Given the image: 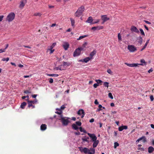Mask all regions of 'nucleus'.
<instances>
[{
  "label": "nucleus",
  "instance_id": "obj_1",
  "mask_svg": "<svg viewBox=\"0 0 154 154\" xmlns=\"http://www.w3.org/2000/svg\"><path fill=\"white\" fill-rule=\"evenodd\" d=\"M88 135L91 139L92 141L93 142L92 146L93 148L96 147L99 143V141L97 140V137L94 134H91L88 133Z\"/></svg>",
  "mask_w": 154,
  "mask_h": 154
},
{
  "label": "nucleus",
  "instance_id": "obj_2",
  "mask_svg": "<svg viewBox=\"0 0 154 154\" xmlns=\"http://www.w3.org/2000/svg\"><path fill=\"white\" fill-rule=\"evenodd\" d=\"M69 119H70V118L68 117H63V115H61L60 116V119H59L61 120L63 126H66L68 125L69 123Z\"/></svg>",
  "mask_w": 154,
  "mask_h": 154
},
{
  "label": "nucleus",
  "instance_id": "obj_3",
  "mask_svg": "<svg viewBox=\"0 0 154 154\" xmlns=\"http://www.w3.org/2000/svg\"><path fill=\"white\" fill-rule=\"evenodd\" d=\"M15 14L13 12L10 13L7 16L6 20L10 22L12 21L14 19Z\"/></svg>",
  "mask_w": 154,
  "mask_h": 154
},
{
  "label": "nucleus",
  "instance_id": "obj_4",
  "mask_svg": "<svg viewBox=\"0 0 154 154\" xmlns=\"http://www.w3.org/2000/svg\"><path fill=\"white\" fill-rule=\"evenodd\" d=\"M127 48L131 52H134L137 50L136 48L132 45H128Z\"/></svg>",
  "mask_w": 154,
  "mask_h": 154
},
{
  "label": "nucleus",
  "instance_id": "obj_5",
  "mask_svg": "<svg viewBox=\"0 0 154 154\" xmlns=\"http://www.w3.org/2000/svg\"><path fill=\"white\" fill-rule=\"evenodd\" d=\"M27 2V0H21L20 2V4L19 6V8L22 9Z\"/></svg>",
  "mask_w": 154,
  "mask_h": 154
},
{
  "label": "nucleus",
  "instance_id": "obj_6",
  "mask_svg": "<svg viewBox=\"0 0 154 154\" xmlns=\"http://www.w3.org/2000/svg\"><path fill=\"white\" fill-rule=\"evenodd\" d=\"M125 64L126 65L128 66H130V67H136L138 65H143V64L142 63L141 64H136V63H132V64H129L127 63H125Z\"/></svg>",
  "mask_w": 154,
  "mask_h": 154
},
{
  "label": "nucleus",
  "instance_id": "obj_7",
  "mask_svg": "<svg viewBox=\"0 0 154 154\" xmlns=\"http://www.w3.org/2000/svg\"><path fill=\"white\" fill-rule=\"evenodd\" d=\"M81 54L79 48H77L75 49L73 53L74 57L78 56L80 55Z\"/></svg>",
  "mask_w": 154,
  "mask_h": 154
},
{
  "label": "nucleus",
  "instance_id": "obj_8",
  "mask_svg": "<svg viewBox=\"0 0 154 154\" xmlns=\"http://www.w3.org/2000/svg\"><path fill=\"white\" fill-rule=\"evenodd\" d=\"M101 19L103 20L102 24L104 23L105 22L109 20V18L107 17L106 15H102L101 16Z\"/></svg>",
  "mask_w": 154,
  "mask_h": 154
},
{
  "label": "nucleus",
  "instance_id": "obj_9",
  "mask_svg": "<svg viewBox=\"0 0 154 154\" xmlns=\"http://www.w3.org/2000/svg\"><path fill=\"white\" fill-rule=\"evenodd\" d=\"M77 114L78 115L80 116L82 115L81 117L82 118H83L85 115V113L84 111L82 109H79L78 112Z\"/></svg>",
  "mask_w": 154,
  "mask_h": 154
},
{
  "label": "nucleus",
  "instance_id": "obj_10",
  "mask_svg": "<svg viewBox=\"0 0 154 154\" xmlns=\"http://www.w3.org/2000/svg\"><path fill=\"white\" fill-rule=\"evenodd\" d=\"M103 27L102 26H94L92 27L91 29L94 30H99L103 29Z\"/></svg>",
  "mask_w": 154,
  "mask_h": 154
},
{
  "label": "nucleus",
  "instance_id": "obj_11",
  "mask_svg": "<svg viewBox=\"0 0 154 154\" xmlns=\"http://www.w3.org/2000/svg\"><path fill=\"white\" fill-rule=\"evenodd\" d=\"M63 46L65 50H67L69 46V44L68 43L64 42L63 45Z\"/></svg>",
  "mask_w": 154,
  "mask_h": 154
},
{
  "label": "nucleus",
  "instance_id": "obj_12",
  "mask_svg": "<svg viewBox=\"0 0 154 154\" xmlns=\"http://www.w3.org/2000/svg\"><path fill=\"white\" fill-rule=\"evenodd\" d=\"M131 30L132 32H134L136 33H138L139 32V31L137 28V27L134 26H132L131 27Z\"/></svg>",
  "mask_w": 154,
  "mask_h": 154
},
{
  "label": "nucleus",
  "instance_id": "obj_13",
  "mask_svg": "<svg viewBox=\"0 0 154 154\" xmlns=\"http://www.w3.org/2000/svg\"><path fill=\"white\" fill-rule=\"evenodd\" d=\"M93 19L92 17L90 16L88 17L86 22L90 23L91 24H92Z\"/></svg>",
  "mask_w": 154,
  "mask_h": 154
},
{
  "label": "nucleus",
  "instance_id": "obj_14",
  "mask_svg": "<svg viewBox=\"0 0 154 154\" xmlns=\"http://www.w3.org/2000/svg\"><path fill=\"white\" fill-rule=\"evenodd\" d=\"M128 128V126L126 125H122L119 128V130L120 131H122L124 129H127Z\"/></svg>",
  "mask_w": 154,
  "mask_h": 154
},
{
  "label": "nucleus",
  "instance_id": "obj_15",
  "mask_svg": "<svg viewBox=\"0 0 154 154\" xmlns=\"http://www.w3.org/2000/svg\"><path fill=\"white\" fill-rule=\"evenodd\" d=\"M84 10V7L83 6H82L80 8H79L77 11L79 12V13L82 14Z\"/></svg>",
  "mask_w": 154,
  "mask_h": 154
},
{
  "label": "nucleus",
  "instance_id": "obj_16",
  "mask_svg": "<svg viewBox=\"0 0 154 154\" xmlns=\"http://www.w3.org/2000/svg\"><path fill=\"white\" fill-rule=\"evenodd\" d=\"M95 153V149L93 148H91L90 149H89L88 153V154H94Z\"/></svg>",
  "mask_w": 154,
  "mask_h": 154
},
{
  "label": "nucleus",
  "instance_id": "obj_17",
  "mask_svg": "<svg viewBox=\"0 0 154 154\" xmlns=\"http://www.w3.org/2000/svg\"><path fill=\"white\" fill-rule=\"evenodd\" d=\"M47 128V125L45 124H42L40 127L41 130L42 131H44Z\"/></svg>",
  "mask_w": 154,
  "mask_h": 154
},
{
  "label": "nucleus",
  "instance_id": "obj_18",
  "mask_svg": "<svg viewBox=\"0 0 154 154\" xmlns=\"http://www.w3.org/2000/svg\"><path fill=\"white\" fill-rule=\"evenodd\" d=\"M154 151V148L152 146H149L148 148V152L149 153L152 152Z\"/></svg>",
  "mask_w": 154,
  "mask_h": 154
},
{
  "label": "nucleus",
  "instance_id": "obj_19",
  "mask_svg": "<svg viewBox=\"0 0 154 154\" xmlns=\"http://www.w3.org/2000/svg\"><path fill=\"white\" fill-rule=\"evenodd\" d=\"M89 138L88 137H85L82 138V140L84 142H86L88 143H89V140H88V139Z\"/></svg>",
  "mask_w": 154,
  "mask_h": 154
},
{
  "label": "nucleus",
  "instance_id": "obj_20",
  "mask_svg": "<svg viewBox=\"0 0 154 154\" xmlns=\"http://www.w3.org/2000/svg\"><path fill=\"white\" fill-rule=\"evenodd\" d=\"M70 21L71 22V25L73 27H75V21L73 19L71 18H70Z\"/></svg>",
  "mask_w": 154,
  "mask_h": 154
},
{
  "label": "nucleus",
  "instance_id": "obj_21",
  "mask_svg": "<svg viewBox=\"0 0 154 154\" xmlns=\"http://www.w3.org/2000/svg\"><path fill=\"white\" fill-rule=\"evenodd\" d=\"M56 110H57L59 111V112H58V111L56 112H55V113H56L57 114H59V115H60V116L61 115H62V111L61 110V109H59L57 108L56 109Z\"/></svg>",
  "mask_w": 154,
  "mask_h": 154
},
{
  "label": "nucleus",
  "instance_id": "obj_22",
  "mask_svg": "<svg viewBox=\"0 0 154 154\" xmlns=\"http://www.w3.org/2000/svg\"><path fill=\"white\" fill-rule=\"evenodd\" d=\"M26 103L25 102H23L21 103L20 105V107L22 109L24 108L25 106L26 105Z\"/></svg>",
  "mask_w": 154,
  "mask_h": 154
},
{
  "label": "nucleus",
  "instance_id": "obj_23",
  "mask_svg": "<svg viewBox=\"0 0 154 154\" xmlns=\"http://www.w3.org/2000/svg\"><path fill=\"white\" fill-rule=\"evenodd\" d=\"M27 103L28 104V107L29 108L31 107V106H32V105L33 104L32 101L31 100H28V101H27Z\"/></svg>",
  "mask_w": 154,
  "mask_h": 154
},
{
  "label": "nucleus",
  "instance_id": "obj_24",
  "mask_svg": "<svg viewBox=\"0 0 154 154\" xmlns=\"http://www.w3.org/2000/svg\"><path fill=\"white\" fill-rule=\"evenodd\" d=\"M56 45V43H53L51 46L48 47V49H53L54 47Z\"/></svg>",
  "mask_w": 154,
  "mask_h": 154
},
{
  "label": "nucleus",
  "instance_id": "obj_25",
  "mask_svg": "<svg viewBox=\"0 0 154 154\" xmlns=\"http://www.w3.org/2000/svg\"><path fill=\"white\" fill-rule=\"evenodd\" d=\"M149 40H148L146 43H145L144 45L143 48L141 49V51H142L144 49H145V48H146V46H147V45H148V43L149 42Z\"/></svg>",
  "mask_w": 154,
  "mask_h": 154
},
{
  "label": "nucleus",
  "instance_id": "obj_26",
  "mask_svg": "<svg viewBox=\"0 0 154 154\" xmlns=\"http://www.w3.org/2000/svg\"><path fill=\"white\" fill-rule=\"evenodd\" d=\"M89 149L85 147L83 148V152L85 154L88 153Z\"/></svg>",
  "mask_w": 154,
  "mask_h": 154
},
{
  "label": "nucleus",
  "instance_id": "obj_27",
  "mask_svg": "<svg viewBox=\"0 0 154 154\" xmlns=\"http://www.w3.org/2000/svg\"><path fill=\"white\" fill-rule=\"evenodd\" d=\"M96 53V51H93L90 54V56H91V58L92 59L93 57L95 55Z\"/></svg>",
  "mask_w": 154,
  "mask_h": 154
},
{
  "label": "nucleus",
  "instance_id": "obj_28",
  "mask_svg": "<svg viewBox=\"0 0 154 154\" xmlns=\"http://www.w3.org/2000/svg\"><path fill=\"white\" fill-rule=\"evenodd\" d=\"M42 15V14L41 13H34L33 14V16H38L40 17Z\"/></svg>",
  "mask_w": 154,
  "mask_h": 154
},
{
  "label": "nucleus",
  "instance_id": "obj_29",
  "mask_svg": "<svg viewBox=\"0 0 154 154\" xmlns=\"http://www.w3.org/2000/svg\"><path fill=\"white\" fill-rule=\"evenodd\" d=\"M91 59L90 57H87L83 60V61L85 63H87Z\"/></svg>",
  "mask_w": 154,
  "mask_h": 154
},
{
  "label": "nucleus",
  "instance_id": "obj_30",
  "mask_svg": "<svg viewBox=\"0 0 154 154\" xmlns=\"http://www.w3.org/2000/svg\"><path fill=\"white\" fill-rule=\"evenodd\" d=\"M82 14L79 13V12L77 11L75 13V15L77 17H80Z\"/></svg>",
  "mask_w": 154,
  "mask_h": 154
},
{
  "label": "nucleus",
  "instance_id": "obj_31",
  "mask_svg": "<svg viewBox=\"0 0 154 154\" xmlns=\"http://www.w3.org/2000/svg\"><path fill=\"white\" fill-rule=\"evenodd\" d=\"M47 75L49 76L57 77L58 76V75L54 74H47Z\"/></svg>",
  "mask_w": 154,
  "mask_h": 154
},
{
  "label": "nucleus",
  "instance_id": "obj_32",
  "mask_svg": "<svg viewBox=\"0 0 154 154\" xmlns=\"http://www.w3.org/2000/svg\"><path fill=\"white\" fill-rule=\"evenodd\" d=\"M72 128L75 130H77L78 129V128L77 126L74 124H73L72 125Z\"/></svg>",
  "mask_w": 154,
  "mask_h": 154
},
{
  "label": "nucleus",
  "instance_id": "obj_33",
  "mask_svg": "<svg viewBox=\"0 0 154 154\" xmlns=\"http://www.w3.org/2000/svg\"><path fill=\"white\" fill-rule=\"evenodd\" d=\"M88 36V35H84L83 36H80L79 38L77 39V40H80L85 37H86Z\"/></svg>",
  "mask_w": 154,
  "mask_h": 154
},
{
  "label": "nucleus",
  "instance_id": "obj_34",
  "mask_svg": "<svg viewBox=\"0 0 154 154\" xmlns=\"http://www.w3.org/2000/svg\"><path fill=\"white\" fill-rule=\"evenodd\" d=\"M139 41H138V43L140 44H141L143 41V38L141 36L139 37Z\"/></svg>",
  "mask_w": 154,
  "mask_h": 154
},
{
  "label": "nucleus",
  "instance_id": "obj_35",
  "mask_svg": "<svg viewBox=\"0 0 154 154\" xmlns=\"http://www.w3.org/2000/svg\"><path fill=\"white\" fill-rule=\"evenodd\" d=\"M141 138H142V140H143V143H145L147 141L146 138L145 137L143 136L141 137Z\"/></svg>",
  "mask_w": 154,
  "mask_h": 154
},
{
  "label": "nucleus",
  "instance_id": "obj_36",
  "mask_svg": "<svg viewBox=\"0 0 154 154\" xmlns=\"http://www.w3.org/2000/svg\"><path fill=\"white\" fill-rule=\"evenodd\" d=\"M118 40L119 41H121L122 40V38H121V35L120 33H119L118 34Z\"/></svg>",
  "mask_w": 154,
  "mask_h": 154
},
{
  "label": "nucleus",
  "instance_id": "obj_37",
  "mask_svg": "<svg viewBox=\"0 0 154 154\" xmlns=\"http://www.w3.org/2000/svg\"><path fill=\"white\" fill-rule=\"evenodd\" d=\"M103 85L105 87L108 88L109 87V83L107 82H105L103 83Z\"/></svg>",
  "mask_w": 154,
  "mask_h": 154
},
{
  "label": "nucleus",
  "instance_id": "obj_38",
  "mask_svg": "<svg viewBox=\"0 0 154 154\" xmlns=\"http://www.w3.org/2000/svg\"><path fill=\"white\" fill-rule=\"evenodd\" d=\"M108 96L111 99H112L113 98V97L111 93L110 92L108 94Z\"/></svg>",
  "mask_w": 154,
  "mask_h": 154
},
{
  "label": "nucleus",
  "instance_id": "obj_39",
  "mask_svg": "<svg viewBox=\"0 0 154 154\" xmlns=\"http://www.w3.org/2000/svg\"><path fill=\"white\" fill-rule=\"evenodd\" d=\"M9 58L8 57H7L6 58H4L2 60L3 61H8L9 60Z\"/></svg>",
  "mask_w": 154,
  "mask_h": 154
},
{
  "label": "nucleus",
  "instance_id": "obj_40",
  "mask_svg": "<svg viewBox=\"0 0 154 154\" xmlns=\"http://www.w3.org/2000/svg\"><path fill=\"white\" fill-rule=\"evenodd\" d=\"M140 32L141 33L142 35L145 36V34L143 30L142 29H140Z\"/></svg>",
  "mask_w": 154,
  "mask_h": 154
},
{
  "label": "nucleus",
  "instance_id": "obj_41",
  "mask_svg": "<svg viewBox=\"0 0 154 154\" xmlns=\"http://www.w3.org/2000/svg\"><path fill=\"white\" fill-rule=\"evenodd\" d=\"M119 144L117 142H115L114 143V147L116 148L117 146H119Z\"/></svg>",
  "mask_w": 154,
  "mask_h": 154
},
{
  "label": "nucleus",
  "instance_id": "obj_42",
  "mask_svg": "<svg viewBox=\"0 0 154 154\" xmlns=\"http://www.w3.org/2000/svg\"><path fill=\"white\" fill-rule=\"evenodd\" d=\"M63 66H69V63H68L67 62H65L64 61L63 62Z\"/></svg>",
  "mask_w": 154,
  "mask_h": 154
},
{
  "label": "nucleus",
  "instance_id": "obj_43",
  "mask_svg": "<svg viewBox=\"0 0 154 154\" xmlns=\"http://www.w3.org/2000/svg\"><path fill=\"white\" fill-rule=\"evenodd\" d=\"M75 123L76 125L79 126H81L82 125V123L80 122H76Z\"/></svg>",
  "mask_w": 154,
  "mask_h": 154
},
{
  "label": "nucleus",
  "instance_id": "obj_44",
  "mask_svg": "<svg viewBox=\"0 0 154 154\" xmlns=\"http://www.w3.org/2000/svg\"><path fill=\"white\" fill-rule=\"evenodd\" d=\"M24 93L26 94H29V93H31V92L30 91L28 90L25 91H24Z\"/></svg>",
  "mask_w": 154,
  "mask_h": 154
},
{
  "label": "nucleus",
  "instance_id": "obj_45",
  "mask_svg": "<svg viewBox=\"0 0 154 154\" xmlns=\"http://www.w3.org/2000/svg\"><path fill=\"white\" fill-rule=\"evenodd\" d=\"M107 72L110 74H112V72L111 71V70L110 69H108L107 71Z\"/></svg>",
  "mask_w": 154,
  "mask_h": 154
},
{
  "label": "nucleus",
  "instance_id": "obj_46",
  "mask_svg": "<svg viewBox=\"0 0 154 154\" xmlns=\"http://www.w3.org/2000/svg\"><path fill=\"white\" fill-rule=\"evenodd\" d=\"M99 109H98V111H100V110H102V109H101L102 107V106L101 104H99L98 106Z\"/></svg>",
  "mask_w": 154,
  "mask_h": 154
},
{
  "label": "nucleus",
  "instance_id": "obj_47",
  "mask_svg": "<svg viewBox=\"0 0 154 154\" xmlns=\"http://www.w3.org/2000/svg\"><path fill=\"white\" fill-rule=\"evenodd\" d=\"M31 101H32V102L33 103V104H35L37 103L38 101V100L36 99H35L34 100Z\"/></svg>",
  "mask_w": 154,
  "mask_h": 154
},
{
  "label": "nucleus",
  "instance_id": "obj_48",
  "mask_svg": "<svg viewBox=\"0 0 154 154\" xmlns=\"http://www.w3.org/2000/svg\"><path fill=\"white\" fill-rule=\"evenodd\" d=\"M48 80H49V82L51 84L53 83V79L51 78L49 79H48Z\"/></svg>",
  "mask_w": 154,
  "mask_h": 154
},
{
  "label": "nucleus",
  "instance_id": "obj_49",
  "mask_svg": "<svg viewBox=\"0 0 154 154\" xmlns=\"http://www.w3.org/2000/svg\"><path fill=\"white\" fill-rule=\"evenodd\" d=\"M140 62L142 63L145 64V65H146V62L145 61V60L144 59H141L140 60Z\"/></svg>",
  "mask_w": 154,
  "mask_h": 154
},
{
  "label": "nucleus",
  "instance_id": "obj_50",
  "mask_svg": "<svg viewBox=\"0 0 154 154\" xmlns=\"http://www.w3.org/2000/svg\"><path fill=\"white\" fill-rule=\"evenodd\" d=\"M95 81L98 84L101 83L102 82V81L100 79L96 80Z\"/></svg>",
  "mask_w": 154,
  "mask_h": 154
},
{
  "label": "nucleus",
  "instance_id": "obj_51",
  "mask_svg": "<svg viewBox=\"0 0 154 154\" xmlns=\"http://www.w3.org/2000/svg\"><path fill=\"white\" fill-rule=\"evenodd\" d=\"M150 98L151 100V101H152L154 100V97L152 95H151L150 96Z\"/></svg>",
  "mask_w": 154,
  "mask_h": 154
},
{
  "label": "nucleus",
  "instance_id": "obj_52",
  "mask_svg": "<svg viewBox=\"0 0 154 154\" xmlns=\"http://www.w3.org/2000/svg\"><path fill=\"white\" fill-rule=\"evenodd\" d=\"M87 44L88 43L87 42H85L83 44L82 46L84 48H85L86 47V46L87 45Z\"/></svg>",
  "mask_w": 154,
  "mask_h": 154
},
{
  "label": "nucleus",
  "instance_id": "obj_53",
  "mask_svg": "<svg viewBox=\"0 0 154 154\" xmlns=\"http://www.w3.org/2000/svg\"><path fill=\"white\" fill-rule=\"evenodd\" d=\"M99 86V85L98 83H95L94 84L93 86L94 88H96L97 87Z\"/></svg>",
  "mask_w": 154,
  "mask_h": 154
},
{
  "label": "nucleus",
  "instance_id": "obj_54",
  "mask_svg": "<svg viewBox=\"0 0 154 154\" xmlns=\"http://www.w3.org/2000/svg\"><path fill=\"white\" fill-rule=\"evenodd\" d=\"M99 21H100V20L99 19H97V20L96 21L93 22V23H92V24H94L97 23H98L99 22Z\"/></svg>",
  "mask_w": 154,
  "mask_h": 154
},
{
  "label": "nucleus",
  "instance_id": "obj_55",
  "mask_svg": "<svg viewBox=\"0 0 154 154\" xmlns=\"http://www.w3.org/2000/svg\"><path fill=\"white\" fill-rule=\"evenodd\" d=\"M65 108V105H63L61 106L60 109H61V110H63Z\"/></svg>",
  "mask_w": 154,
  "mask_h": 154
},
{
  "label": "nucleus",
  "instance_id": "obj_56",
  "mask_svg": "<svg viewBox=\"0 0 154 154\" xmlns=\"http://www.w3.org/2000/svg\"><path fill=\"white\" fill-rule=\"evenodd\" d=\"M5 49H0V54L3 52H5Z\"/></svg>",
  "mask_w": 154,
  "mask_h": 154
},
{
  "label": "nucleus",
  "instance_id": "obj_57",
  "mask_svg": "<svg viewBox=\"0 0 154 154\" xmlns=\"http://www.w3.org/2000/svg\"><path fill=\"white\" fill-rule=\"evenodd\" d=\"M4 16L3 15H0V22L2 21L4 18Z\"/></svg>",
  "mask_w": 154,
  "mask_h": 154
},
{
  "label": "nucleus",
  "instance_id": "obj_58",
  "mask_svg": "<svg viewBox=\"0 0 154 154\" xmlns=\"http://www.w3.org/2000/svg\"><path fill=\"white\" fill-rule=\"evenodd\" d=\"M79 149L81 152H83V148L82 147H79Z\"/></svg>",
  "mask_w": 154,
  "mask_h": 154
},
{
  "label": "nucleus",
  "instance_id": "obj_59",
  "mask_svg": "<svg viewBox=\"0 0 154 154\" xmlns=\"http://www.w3.org/2000/svg\"><path fill=\"white\" fill-rule=\"evenodd\" d=\"M48 50H50V54L52 53L54 51V50L53 49H48Z\"/></svg>",
  "mask_w": 154,
  "mask_h": 154
},
{
  "label": "nucleus",
  "instance_id": "obj_60",
  "mask_svg": "<svg viewBox=\"0 0 154 154\" xmlns=\"http://www.w3.org/2000/svg\"><path fill=\"white\" fill-rule=\"evenodd\" d=\"M79 48L80 49V52H81V51H83L84 50V48L82 46L81 47L79 48Z\"/></svg>",
  "mask_w": 154,
  "mask_h": 154
},
{
  "label": "nucleus",
  "instance_id": "obj_61",
  "mask_svg": "<svg viewBox=\"0 0 154 154\" xmlns=\"http://www.w3.org/2000/svg\"><path fill=\"white\" fill-rule=\"evenodd\" d=\"M142 138H139V139H138L137 140H136V143H138L141 140H142Z\"/></svg>",
  "mask_w": 154,
  "mask_h": 154
},
{
  "label": "nucleus",
  "instance_id": "obj_62",
  "mask_svg": "<svg viewBox=\"0 0 154 154\" xmlns=\"http://www.w3.org/2000/svg\"><path fill=\"white\" fill-rule=\"evenodd\" d=\"M94 103L95 104L97 105L99 103L97 101V99H96L94 101Z\"/></svg>",
  "mask_w": 154,
  "mask_h": 154
},
{
  "label": "nucleus",
  "instance_id": "obj_63",
  "mask_svg": "<svg viewBox=\"0 0 154 154\" xmlns=\"http://www.w3.org/2000/svg\"><path fill=\"white\" fill-rule=\"evenodd\" d=\"M94 119L92 118L90 120L89 122L91 123H92L94 122Z\"/></svg>",
  "mask_w": 154,
  "mask_h": 154
},
{
  "label": "nucleus",
  "instance_id": "obj_64",
  "mask_svg": "<svg viewBox=\"0 0 154 154\" xmlns=\"http://www.w3.org/2000/svg\"><path fill=\"white\" fill-rule=\"evenodd\" d=\"M144 21L147 24H151L150 22H149L147 20H144Z\"/></svg>",
  "mask_w": 154,
  "mask_h": 154
}]
</instances>
